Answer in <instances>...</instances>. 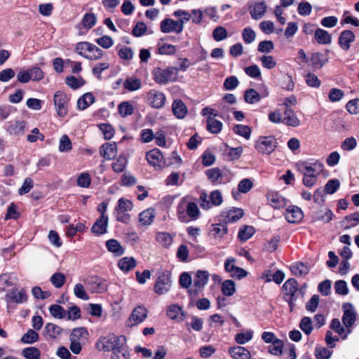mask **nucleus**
<instances>
[{"mask_svg": "<svg viewBox=\"0 0 359 359\" xmlns=\"http://www.w3.org/2000/svg\"><path fill=\"white\" fill-rule=\"evenodd\" d=\"M126 339L124 336H116L114 334L108 335L100 339L96 343V348L99 351H112L120 348L122 345H125Z\"/></svg>", "mask_w": 359, "mask_h": 359, "instance_id": "1", "label": "nucleus"}, {"mask_svg": "<svg viewBox=\"0 0 359 359\" xmlns=\"http://www.w3.org/2000/svg\"><path fill=\"white\" fill-rule=\"evenodd\" d=\"M76 52L90 60H97L103 56V50L94 44L83 41L77 43L76 45Z\"/></svg>", "mask_w": 359, "mask_h": 359, "instance_id": "2", "label": "nucleus"}, {"mask_svg": "<svg viewBox=\"0 0 359 359\" xmlns=\"http://www.w3.org/2000/svg\"><path fill=\"white\" fill-rule=\"evenodd\" d=\"M286 300L288 302L290 311H292L295 306L297 299L303 297V293L298 290L297 281L294 278L288 279L283 286Z\"/></svg>", "mask_w": 359, "mask_h": 359, "instance_id": "3", "label": "nucleus"}, {"mask_svg": "<svg viewBox=\"0 0 359 359\" xmlns=\"http://www.w3.org/2000/svg\"><path fill=\"white\" fill-rule=\"evenodd\" d=\"M277 147V142L274 137H260L256 142L255 148L261 154H270Z\"/></svg>", "mask_w": 359, "mask_h": 359, "instance_id": "4", "label": "nucleus"}, {"mask_svg": "<svg viewBox=\"0 0 359 359\" xmlns=\"http://www.w3.org/2000/svg\"><path fill=\"white\" fill-rule=\"evenodd\" d=\"M210 274L207 271L198 270L196 273L194 280V288L188 290V292L191 297H196L198 293L207 285Z\"/></svg>", "mask_w": 359, "mask_h": 359, "instance_id": "5", "label": "nucleus"}, {"mask_svg": "<svg viewBox=\"0 0 359 359\" xmlns=\"http://www.w3.org/2000/svg\"><path fill=\"white\" fill-rule=\"evenodd\" d=\"M177 77V69L168 67L164 69H156L154 72V80L158 83H166L175 81Z\"/></svg>", "mask_w": 359, "mask_h": 359, "instance_id": "6", "label": "nucleus"}, {"mask_svg": "<svg viewBox=\"0 0 359 359\" xmlns=\"http://www.w3.org/2000/svg\"><path fill=\"white\" fill-rule=\"evenodd\" d=\"M53 100L57 115L60 117L66 116L69 101L67 94L62 91H57L54 95Z\"/></svg>", "mask_w": 359, "mask_h": 359, "instance_id": "7", "label": "nucleus"}, {"mask_svg": "<svg viewBox=\"0 0 359 359\" xmlns=\"http://www.w3.org/2000/svg\"><path fill=\"white\" fill-rule=\"evenodd\" d=\"M146 158L148 163L155 168H161L165 165L169 166L173 163L172 161L166 163L163 154L158 149H153L147 152Z\"/></svg>", "mask_w": 359, "mask_h": 359, "instance_id": "8", "label": "nucleus"}, {"mask_svg": "<svg viewBox=\"0 0 359 359\" xmlns=\"http://www.w3.org/2000/svg\"><path fill=\"white\" fill-rule=\"evenodd\" d=\"M300 171L303 175L317 176L323 171V165L322 163L316 161L313 163L303 162L299 165Z\"/></svg>", "mask_w": 359, "mask_h": 359, "instance_id": "9", "label": "nucleus"}, {"mask_svg": "<svg viewBox=\"0 0 359 359\" xmlns=\"http://www.w3.org/2000/svg\"><path fill=\"white\" fill-rule=\"evenodd\" d=\"M236 259L233 257H229L224 262L225 270L230 273L233 278H242L247 276V272L242 268L235 265Z\"/></svg>", "mask_w": 359, "mask_h": 359, "instance_id": "10", "label": "nucleus"}, {"mask_svg": "<svg viewBox=\"0 0 359 359\" xmlns=\"http://www.w3.org/2000/svg\"><path fill=\"white\" fill-rule=\"evenodd\" d=\"M266 4L264 0L252 1L249 5V12L252 19H261L266 11Z\"/></svg>", "mask_w": 359, "mask_h": 359, "instance_id": "11", "label": "nucleus"}, {"mask_svg": "<svg viewBox=\"0 0 359 359\" xmlns=\"http://www.w3.org/2000/svg\"><path fill=\"white\" fill-rule=\"evenodd\" d=\"M148 311L142 305L136 306L129 316L128 320L131 322L132 325H137L142 323L147 317Z\"/></svg>", "mask_w": 359, "mask_h": 359, "instance_id": "12", "label": "nucleus"}, {"mask_svg": "<svg viewBox=\"0 0 359 359\" xmlns=\"http://www.w3.org/2000/svg\"><path fill=\"white\" fill-rule=\"evenodd\" d=\"M170 287V280L168 274L163 273L156 281L154 291L158 294L167 292Z\"/></svg>", "mask_w": 359, "mask_h": 359, "instance_id": "13", "label": "nucleus"}, {"mask_svg": "<svg viewBox=\"0 0 359 359\" xmlns=\"http://www.w3.org/2000/svg\"><path fill=\"white\" fill-rule=\"evenodd\" d=\"M268 203L275 209L284 208L287 201L286 199L276 191H270L266 195Z\"/></svg>", "mask_w": 359, "mask_h": 359, "instance_id": "14", "label": "nucleus"}, {"mask_svg": "<svg viewBox=\"0 0 359 359\" xmlns=\"http://www.w3.org/2000/svg\"><path fill=\"white\" fill-rule=\"evenodd\" d=\"M26 130V122L17 120L14 122H9L6 128V131L14 136L23 135Z\"/></svg>", "mask_w": 359, "mask_h": 359, "instance_id": "15", "label": "nucleus"}, {"mask_svg": "<svg viewBox=\"0 0 359 359\" xmlns=\"http://www.w3.org/2000/svg\"><path fill=\"white\" fill-rule=\"evenodd\" d=\"M303 217L302 210L297 206H290L285 213V217L290 223L299 222Z\"/></svg>", "mask_w": 359, "mask_h": 359, "instance_id": "16", "label": "nucleus"}, {"mask_svg": "<svg viewBox=\"0 0 359 359\" xmlns=\"http://www.w3.org/2000/svg\"><path fill=\"white\" fill-rule=\"evenodd\" d=\"M283 123L287 126L297 128L301 125V121L292 109H285Z\"/></svg>", "mask_w": 359, "mask_h": 359, "instance_id": "17", "label": "nucleus"}, {"mask_svg": "<svg viewBox=\"0 0 359 359\" xmlns=\"http://www.w3.org/2000/svg\"><path fill=\"white\" fill-rule=\"evenodd\" d=\"M108 217L100 216L91 227L92 233L100 236L107 232Z\"/></svg>", "mask_w": 359, "mask_h": 359, "instance_id": "18", "label": "nucleus"}, {"mask_svg": "<svg viewBox=\"0 0 359 359\" xmlns=\"http://www.w3.org/2000/svg\"><path fill=\"white\" fill-rule=\"evenodd\" d=\"M229 354L233 359H251L250 352L243 346H233L228 350Z\"/></svg>", "mask_w": 359, "mask_h": 359, "instance_id": "19", "label": "nucleus"}, {"mask_svg": "<svg viewBox=\"0 0 359 359\" xmlns=\"http://www.w3.org/2000/svg\"><path fill=\"white\" fill-rule=\"evenodd\" d=\"M355 41V35L350 30L343 31L339 37V44L340 47L344 50H348L350 48L351 43Z\"/></svg>", "mask_w": 359, "mask_h": 359, "instance_id": "20", "label": "nucleus"}, {"mask_svg": "<svg viewBox=\"0 0 359 359\" xmlns=\"http://www.w3.org/2000/svg\"><path fill=\"white\" fill-rule=\"evenodd\" d=\"M148 99L152 107L157 109L163 107L165 100L163 93L154 90L149 91Z\"/></svg>", "mask_w": 359, "mask_h": 359, "instance_id": "21", "label": "nucleus"}, {"mask_svg": "<svg viewBox=\"0 0 359 359\" xmlns=\"http://www.w3.org/2000/svg\"><path fill=\"white\" fill-rule=\"evenodd\" d=\"M243 211L240 208H233L222 212V217L226 223H233L240 219L243 216Z\"/></svg>", "mask_w": 359, "mask_h": 359, "instance_id": "22", "label": "nucleus"}, {"mask_svg": "<svg viewBox=\"0 0 359 359\" xmlns=\"http://www.w3.org/2000/svg\"><path fill=\"white\" fill-rule=\"evenodd\" d=\"M117 145L115 142L107 143L100 147V155L105 159L110 160L114 158L116 154Z\"/></svg>", "mask_w": 359, "mask_h": 359, "instance_id": "23", "label": "nucleus"}, {"mask_svg": "<svg viewBox=\"0 0 359 359\" xmlns=\"http://www.w3.org/2000/svg\"><path fill=\"white\" fill-rule=\"evenodd\" d=\"M178 25V20L165 18L161 22V31L163 33H169L173 31L180 32V29H177Z\"/></svg>", "mask_w": 359, "mask_h": 359, "instance_id": "24", "label": "nucleus"}, {"mask_svg": "<svg viewBox=\"0 0 359 359\" xmlns=\"http://www.w3.org/2000/svg\"><path fill=\"white\" fill-rule=\"evenodd\" d=\"M155 215V209L149 208L140 213L139 221L143 225H150L153 222Z\"/></svg>", "mask_w": 359, "mask_h": 359, "instance_id": "25", "label": "nucleus"}, {"mask_svg": "<svg viewBox=\"0 0 359 359\" xmlns=\"http://www.w3.org/2000/svg\"><path fill=\"white\" fill-rule=\"evenodd\" d=\"M224 171L217 168H212L206 171V175L210 181L212 183L219 182L222 183Z\"/></svg>", "mask_w": 359, "mask_h": 359, "instance_id": "26", "label": "nucleus"}, {"mask_svg": "<svg viewBox=\"0 0 359 359\" xmlns=\"http://www.w3.org/2000/svg\"><path fill=\"white\" fill-rule=\"evenodd\" d=\"M106 247L109 252L114 253L117 257L121 256L124 253V248L116 239L108 240L106 242Z\"/></svg>", "mask_w": 359, "mask_h": 359, "instance_id": "27", "label": "nucleus"}, {"mask_svg": "<svg viewBox=\"0 0 359 359\" xmlns=\"http://www.w3.org/2000/svg\"><path fill=\"white\" fill-rule=\"evenodd\" d=\"M315 39L320 44H330L332 41V36L329 32L323 29H317L315 31Z\"/></svg>", "mask_w": 359, "mask_h": 359, "instance_id": "28", "label": "nucleus"}, {"mask_svg": "<svg viewBox=\"0 0 359 359\" xmlns=\"http://www.w3.org/2000/svg\"><path fill=\"white\" fill-rule=\"evenodd\" d=\"M207 130L211 133H219L222 128V123L214 117H208L206 120Z\"/></svg>", "mask_w": 359, "mask_h": 359, "instance_id": "29", "label": "nucleus"}, {"mask_svg": "<svg viewBox=\"0 0 359 359\" xmlns=\"http://www.w3.org/2000/svg\"><path fill=\"white\" fill-rule=\"evenodd\" d=\"M355 321V313L353 309L350 305V308L344 311V315L342 316V322L344 326L348 330H349L348 328L354 324Z\"/></svg>", "mask_w": 359, "mask_h": 359, "instance_id": "30", "label": "nucleus"}, {"mask_svg": "<svg viewBox=\"0 0 359 359\" xmlns=\"http://www.w3.org/2000/svg\"><path fill=\"white\" fill-rule=\"evenodd\" d=\"M118 266L123 271L128 272L136 266V261L133 257H125L118 261Z\"/></svg>", "mask_w": 359, "mask_h": 359, "instance_id": "31", "label": "nucleus"}, {"mask_svg": "<svg viewBox=\"0 0 359 359\" xmlns=\"http://www.w3.org/2000/svg\"><path fill=\"white\" fill-rule=\"evenodd\" d=\"M95 97L90 93H86L80 97L77 101V107L79 109H86L90 104L93 103Z\"/></svg>", "mask_w": 359, "mask_h": 359, "instance_id": "32", "label": "nucleus"}, {"mask_svg": "<svg viewBox=\"0 0 359 359\" xmlns=\"http://www.w3.org/2000/svg\"><path fill=\"white\" fill-rule=\"evenodd\" d=\"M186 212L191 220L195 221L200 217L201 212L195 202H189L186 207Z\"/></svg>", "mask_w": 359, "mask_h": 359, "instance_id": "33", "label": "nucleus"}, {"mask_svg": "<svg viewBox=\"0 0 359 359\" xmlns=\"http://www.w3.org/2000/svg\"><path fill=\"white\" fill-rule=\"evenodd\" d=\"M311 64L313 67L320 69L328 61L326 55L320 53H315L311 57Z\"/></svg>", "mask_w": 359, "mask_h": 359, "instance_id": "34", "label": "nucleus"}, {"mask_svg": "<svg viewBox=\"0 0 359 359\" xmlns=\"http://www.w3.org/2000/svg\"><path fill=\"white\" fill-rule=\"evenodd\" d=\"M203 322L201 318L197 316H192L190 321H187L185 323L186 329L190 332L191 329L196 332H200L203 329Z\"/></svg>", "mask_w": 359, "mask_h": 359, "instance_id": "35", "label": "nucleus"}, {"mask_svg": "<svg viewBox=\"0 0 359 359\" xmlns=\"http://www.w3.org/2000/svg\"><path fill=\"white\" fill-rule=\"evenodd\" d=\"M359 222V212H354L353 214L346 216L342 221V225L345 229H349L351 227L355 226Z\"/></svg>", "mask_w": 359, "mask_h": 359, "instance_id": "36", "label": "nucleus"}, {"mask_svg": "<svg viewBox=\"0 0 359 359\" xmlns=\"http://www.w3.org/2000/svg\"><path fill=\"white\" fill-rule=\"evenodd\" d=\"M123 86L129 91H135L140 88L141 81L135 77H128L123 82Z\"/></svg>", "mask_w": 359, "mask_h": 359, "instance_id": "37", "label": "nucleus"}, {"mask_svg": "<svg viewBox=\"0 0 359 359\" xmlns=\"http://www.w3.org/2000/svg\"><path fill=\"white\" fill-rule=\"evenodd\" d=\"M333 214L327 208L320 210L314 213V218L316 220L327 223L332 219Z\"/></svg>", "mask_w": 359, "mask_h": 359, "instance_id": "38", "label": "nucleus"}, {"mask_svg": "<svg viewBox=\"0 0 359 359\" xmlns=\"http://www.w3.org/2000/svg\"><path fill=\"white\" fill-rule=\"evenodd\" d=\"M244 100L247 103L253 104L259 102L261 97L255 89L250 88L245 92Z\"/></svg>", "mask_w": 359, "mask_h": 359, "instance_id": "39", "label": "nucleus"}, {"mask_svg": "<svg viewBox=\"0 0 359 359\" xmlns=\"http://www.w3.org/2000/svg\"><path fill=\"white\" fill-rule=\"evenodd\" d=\"M255 233V229L252 226H243L238 231V237L242 241H246Z\"/></svg>", "mask_w": 359, "mask_h": 359, "instance_id": "40", "label": "nucleus"}, {"mask_svg": "<svg viewBox=\"0 0 359 359\" xmlns=\"http://www.w3.org/2000/svg\"><path fill=\"white\" fill-rule=\"evenodd\" d=\"M330 327L334 330L339 335H340L343 339H345L347 335L351 332L350 330H347L346 332L345 329L341 325V323L339 319L334 318L330 325Z\"/></svg>", "mask_w": 359, "mask_h": 359, "instance_id": "41", "label": "nucleus"}, {"mask_svg": "<svg viewBox=\"0 0 359 359\" xmlns=\"http://www.w3.org/2000/svg\"><path fill=\"white\" fill-rule=\"evenodd\" d=\"M88 336L87 330L84 327H77L73 329L69 339L80 341L81 339H86Z\"/></svg>", "mask_w": 359, "mask_h": 359, "instance_id": "42", "label": "nucleus"}, {"mask_svg": "<svg viewBox=\"0 0 359 359\" xmlns=\"http://www.w3.org/2000/svg\"><path fill=\"white\" fill-rule=\"evenodd\" d=\"M291 272L296 276H304L309 273V268L302 262H297L290 267Z\"/></svg>", "mask_w": 359, "mask_h": 359, "instance_id": "43", "label": "nucleus"}, {"mask_svg": "<svg viewBox=\"0 0 359 359\" xmlns=\"http://www.w3.org/2000/svg\"><path fill=\"white\" fill-rule=\"evenodd\" d=\"M22 355L27 359H39L41 356V352L37 348L29 346L22 351Z\"/></svg>", "mask_w": 359, "mask_h": 359, "instance_id": "44", "label": "nucleus"}, {"mask_svg": "<svg viewBox=\"0 0 359 359\" xmlns=\"http://www.w3.org/2000/svg\"><path fill=\"white\" fill-rule=\"evenodd\" d=\"M97 22V18L95 15L93 13H86L82 20L81 23L83 27L87 29H91Z\"/></svg>", "mask_w": 359, "mask_h": 359, "instance_id": "45", "label": "nucleus"}, {"mask_svg": "<svg viewBox=\"0 0 359 359\" xmlns=\"http://www.w3.org/2000/svg\"><path fill=\"white\" fill-rule=\"evenodd\" d=\"M44 331L50 338L55 339L57 335L62 333V329L53 323H48L46 325Z\"/></svg>", "mask_w": 359, "mask_h": 359, "instance_id": "46", "label": "nucleus"}, {"mask_svg": "<svg viewBox=\"0 0 359 359\" xmlns=\"http://www.w3.org/2000/svg\"><path fill=\"white\" fill-rule=\"evenodd\" d=\"M39 337V334L36 331L29 329L20 340L23 344H33L38 341Z\"/></svg>", "mask_w": 359, "mask_h": 359, "instance_id": "47", "label": "nucleus"}, {"mask_svg": "<svg viewBox=\"0 0 359 359\" xmlns=\"http://www.w3.org/2000/svg\"><path fill=\"white\" fill-rule=\"evenodd\" d=\"M283 342L279 339L268 346V351L274 355H280L283 353Z\"/></svg>", "mask_w": 359, "mask_h": 359, "instance_id": "48", "label": "nucleus"}, {"mask_svg": "<svg viewBox=\"0 0 359 359\" xmlns=\"http://www.w3.org/2000/svg\"><path fill=\"white\" fill-rule=\"evenodd\" d=\"M65 82L68 86L74 90L78 89L85 84V81L83 78L77 79L74 76H67Z\"/></svg>", "mask_w": 359, "mask_h": 359, "instance_id": "49", "label": "nucleus"}, {"mask_svg": "<svg viewBox=\"0 0 359 359\" xmlns=\"http://www.w3.org/2000/svg\"><path fill=\"white\" fill-rule=\"evenodd\" d=\"M49 311L54 318L62 319L65 318L66 311L64 308L57 304H53L49 307Z\"/></svg>", "mask_w": 359, "mask_h": 359, "instance_id": "50", "label": "nucleus"}, {"mask_svg": "<svg viewBox=\"0 0 359 359\" xmlns=\"http://www.w3.org/2000/svg\"><path fill=\"white\" fill-rule=\"evenodd\" d=\"M111 359H130V353L125 345L112 352Z\"/></svg>", "mask_w": 359, "mask_h": 359, "instance_id": "51", "label": "nucleus"}, {"mask_svg": "<svg viewBox=\"0 0 359 359\" xmlns=\"http://www.w3.org/2000/svg\"><path fill=\"white\" fill-rule=\"evenodd\" d=\"M118 112L121 116L126 117L133 114V107L129 102H123L118 107Z\"/></svg>", "mask_w": 359, "mask_h": 359, "instance_id": "52", "label": "nucleus"}, {"mask_svg": "<svg viewBox=\"0 0 359 359\" xmlns=\"http://www.w3.org/2000/svg\"><path fill=\"white\" fill-rule=\"evenodd\" d=\"M236 291L235 283L231 280H225L222 285V292L225 296H231Z\"/></svg>", "mask_w": 359, "mask_h": 359, "instance_id": "53", "label": "nucleus"}, {"mask_svg": "<svg viewBox=\"0 0 359 359\" xmlns=\"http://www.w3.org/2000/svg\"><path fill=\"white\" fill-rule=\"evenodd\" d=\"M133 205L130 201L121 198L118 201V205L115 208V211L128 212L132 210Z\"/></svg>", "mask_w": 359, "mask_h": 359, "instance_id": "54", "label": "nucleus"}, {"mask_svg": "<svg viewBox=\"0 0 359 359\" xmlns=\"http://www.w3.org/2000/svg\"><path fill=\"white\" fill-rule=\"evenodd\" d=\"M233 132L237 135L245 137L248 140L250 137L251 129L248 126L236 125L233 127Z\"/></svg>", "mask_w": 359, "mask_h": 359, "instance_id": "55", "label": "nucleus"}, {"mask_svg": "<svg viewBox=\"0 0 359 359\" xmlns=\"http://www.w3.org/2000/svg\"><path fill=\"white\" fill-rule=\"evenodd\" d=\"M126 163L127 158L124 156H120L112 163V168L116 172H121L124 170Z\"/></svg>", "mask_w": 359, "mask_h": 359, "instance_id": "56", "label": "nucleus"}, {"mask_svg": "<svg viewBox=\"0 0 359 359\" xmlns=\"http://www.w3.org/2000/svg\"><path fill=\"white\" fill-rule=\"evenodd\" d=\"M228 36L227 30L222 27H217L212 32V37L216 41H221Z\"/></svg>", "mask_w": 359, "mask_h": 359, "instance_id": "57", "label": "nucleus"}, {"mask_svg": "<svg viewBox=\"0 0 359 359\" xmlns=\"http://www.w3.org/2000/svg\"><path fill=\"white\" fill-rule=\"evenodd\" d=\"M340 186V182L338 180H330L325 184L324 191L325 194H333L335 193Z\"/></svg>", "mask_w": 359, "mask_h": 359, "instance_id": "58", "label": "nucleus"}, {"mask_svg": "<svg viewBox=\"0 0 359 359\" xmlns=\"http://www.w3.org/2000/svg\"><path fill=\"white\" fill-rule=\"evenodd\" d=\"M156 239L158 243H160L164 247H168L172 243V237L168 233H158L156 234Z\"/></svg>", "mask_w": 359, "mask_h": 359, "instance_id": "59", "label": "nucleus"}, {"mask_svg": "<svg viewBox=\"0 0 359 359\" xmlns=\"http://www.w3.org/2000/svg\"><path fill=\"white\" fill-rule=\"evenodd\" d=\"M334 288L335 292L340 295H346L348 293V288L345 280H339L335 282Z\"/></svg>", "mask_w": 359, "mask_h": 359, "instance_id": "60", "label": "nucleus"}, {"mask_svg": "<svg viewBox=\"0 0 359 359\" xmlns=\"http://www.w3.org/2000/svg\"><path fill=\"white\" fill-rule=\"evenodd\" d=\"M72 142L67 135H63L60 140L59 150L61 152H68L72 149Z\"/></svg>", "mask_w": 359, "mask_h": 359, "instance_id": "61", "label": "nucleus"}, {"mask_svg": "<svg viewBox=\"0 0 359 359\" xmlns=\"http://www.w3.org/2000/svg\"><path fill=\"white\" fill-rule=\"evenodd\" d=\"M147 27L144 22H137L132 29V34L135 37L143 36L147 32Z\"/></svg>", "mask_w": 359, "mask_h": 359, "instance_id": "62", "label": "nucleus"}, {"mask_svg": "<svg viewBox=\"0 0 359 359\" xmlns=\"http://www.w3.org/2000/svg\"><path fill=\"white\" fill-rule=\"evenodd\" d=\"M50 282L56 288H60L65 282V276L62 273H55L50 278Z\"/></svg>", "mask_w": 359, "mask_h": 359, "instance_id": "63", "label": "nucleus"}, {"mask_svg": "<svg viewBox=\"0 0 359 359\" xmlns=\"http://www.w3.org/2000/svg\"><path fill=\"white\" fill-rule=\"evenodd\" d=\"M346 108L351 114H359V98L348 101L346 104Z\"/></svg>", "mask_w": 359, "mask_h": 359, "instance_id": "64", "label": "nucleus"}]
</instances>
